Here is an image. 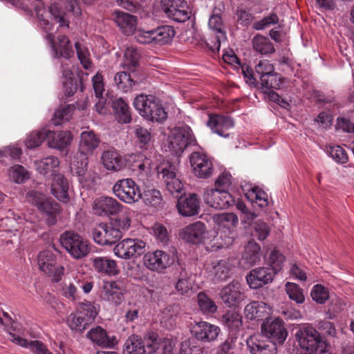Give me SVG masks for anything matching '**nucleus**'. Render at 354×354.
Masks as SVG:
<instances>
[{
    "label": "nucleus",
    "instance_id": "nucleus-1",
    "mask_svg": "<svg viewBox=\"0 0 354 354\" xmlns=\"http://www.w3.org/2000/svg\"><path fill=\"white\" fill-rule=\"evenodd\" d=\"M86 4H91L94 0H82ZM35 12L40 21V26L46 32L52 30L48 17L50 16L60 27H69L71 20L81 16L82 9L77 0H54L48 11L44 8L36 7Z\"/></svg>",
    "mask_w": 354,
    "mask_h": 354
},
{
    "label": "nucleus",
    "instance_id": "nucleus-2",
    "mask_svg": "<svg viewBox=\"0 0 354 354\" xmlns=\"http://www.w3.org/2000/svg\"><path fill=\"white\" fill-rule=\"evenodd\" d=\"M212 218L216 232L212 250L228 248L234 241L235 229L239 221L238 216L232 212H223L215 214Z\"/></svg>",
    "mask_w": 354,
    "mask_h": 354
},
{
    "label": "nucleus",
    "instance_id": "nucleus-3",
    "mask_svg": "<svg viewBox=\"0 0 354 354\" xmlns=\"http://www.w3.org/2000/svg\"><path fill=\"white\" fill-rule=\"evenodd\" d=\"M100 138L91 130L84 131L80 134L78 152L71 162V169L79 176H82L87 170L88 156L93 154L100 146Z\"/></svg>",
    "mask_w": 354,
    "mask_h": 354
},
{
    "label": "nucleus",
    "instance_id": "nucleus-4",
    "mask_svg": "<svg viewBox=\"0 0 354 354\" xmlns=\"http://www.w3.org/2000/svg\"><path fill=\"white\" fill-rule=\"evenodd\" d=\"M295 337L299 348L306 354H324L328 351V344L322 337L319 332L311 326L300 327Z\"/></svg>",
    "mask_w": 354,
    "mask_h": 354
},
{
    "label": "nucleus",
    "instance_id": "nucleus-5",
    "mask_svg": "<svg viewBox=\"0 0 354 354\" xmlns=\"http://www.w3.org/2000/svg\"><path fill=\"white\" fill-rule=\"evenodd\" d=\"M133 106L147 120L162 123L167 118V113L161 102L153 95H138L134 99Z\"/></svg>",
    "mask_w": 354,
    "mask_h": 354
},
{
    "label": "nucleus",
    "instance_id": "nucleus-6",
    "mask_svg": "<svg viewBox=\"0 0 354 354\" xmlns=\"http://www.w3.org/2000/svg\"><path fill=\"white\" fill-rule=\"evenodd\" d=\"M195 144L196 138L192 130L189 126L183 125L174 127L170 131L162 148L165 151L180 155L187 146Z\"/></svg>",
    "mask_w": 354,
    "mask_h": 354
},
{
    "label": "nucleus",
    "instance_id": "nucleus-7",
    "mask_svg": "<svg viewBox=\"0 0 354 354\" xmlns=\"http://www.w3.org/2000/svg\"><path fill=\"white\" fill-rule=\"evenodd\" d=\"M98 314L97 308L91 302L80 303L75 312L71 313L66 322L72 330L82 333Z\"/></svg>",
    "mask_w": 354,
    "mask_h": 354
},
{
    "label": "nucleus",
    "instance_id": "nucleus-8",
    "mask_svg": "<svg viewBox=\"0 0 354 354\" xmlns=\"http://www.w3.org/2000/svg\"><path fill=\"white\" fill-rule=\"evenodd\" d=\"M60 243L70 256L76 260L85 258L91 251L88 241L75 232L63 233L60 236Z\"/></svg>",
    "mask_w": 354,
    "mask_h": 354
},
{
    "label": "nucleus",
    "instance_id": "nucleus-9",
    "mask_svg": "<svg viewBox=\"0 0 354 354\" xmlns=\"http://www.w3.org/2000/svg\"><path fill=\"white\" fill-rule=\"evenodd\" d=\"M261 333L277 346L284 344L288 334L285 322L279 317L266 319L261 324Z\"/></svg>",
    "mask_w": 354,
    "mask_h": 354
},
{
    "label": "nucleus",
    "instance_id": "nucleus-10",
    "mask_svg": "<svg viewBox=\"0 0 354 354\" xmlns=\"http://www.w3.org/2000/svg\"><path fill=\"white\" fill-rule=\"evenodd\" d=\"M146 243L140 239L127 238L118 242L113 248V254L122 259H136L146 250Z\"/></svg>",
    "mask_w": 354,
    "mask_h": 354
},
{
    "label": "nucleus",
    "instance_id": "nucleus-11",
    "mask_svg": "<svg viewBox=\"0 0 354 354\" xmlns=\"http://www.w3.org/2000/svg\"><path fill=\"white\" fill-rule=\"evenodd\" d=\"M115 196L127 204H133L142 199V192L136 182L130 178L118 180L113 187Z\"/></svg>",
    "mask_w": 354,
    "mask_h": 354
},
{
    "label": "nucleus",
    "instance_id": "nucleus-12",
    "mask_svg": "<svg viewBox=\"0 0 354 354\" xmlns=\"http://www.w3.org/2000/svg\"><path fill=\"white\" fill-rule=\"evenodd\" d=\"M39 269L52 277L53 281H59L64 273V268L57 265V256L53 250L40 252L37 256Z\"/></svg>",
    "mask_w": 354,
    "mask_h": 354
},
{
    "label": "nucleus",
    "instance_id": "nucleus-13",
    "mask_svg": "<svg viewBox=\"0 0 354 354\" xmlns=\"http://www.w3.org/2000/svg\"><path fill=\"white\" fill-rule=\"evenodd\" d=\"M27 200L37 206L38 209L49 216L48 223L53 225L56 222V216L59 213V205L38 192L30 191L27 193Z\"/></svg>",
    "mask_w": 354,
    "mask_h": 354
},
{
    "label": "nucleus",
    "instance_id": "nucleus-14",
    "mask_svg": "<svg viewBox=\"0 0 354 354\" xmlns=\"http://www.w3.org/2000/svg\"><path fill=\"white\" fill-rule=\"evenodd\" d=\"M174 257L160 250L147 252L143 257L144 266L151 271L160 272L174 263Z\"/></svg>",
    "mask_w": 354,
    "mask_h": 354
},
{
    "label": "nucleus",
    "instance_id": "nucleus-15",
    "mask_svg": "<svg viewBox=\"0 0 354 354\" xmlns=\"http://www.w3.org/2000/svg\"><path fill=\"white\" fill-rule=\"evenodd\" d=\"M161 8L167 17L177 22H185L190 17L188 4L184 0H161Z\"/></svg>",
    "mask_w": 354,
    "mask_h": 354
},
{
    "label": "nucleus",
    "instance_id": "nucleus-16",
    "mask_svg": "<svg viewBox=\"0 0 354 354\" xmlns=\"http://www.w3.org/2000/svg\"><path fill=\"white\" fill-rule=\"evenodd\" d=\"M205 203L216 209H227L234 203V199L227 191L218 188L207 189L203 194Z\"/></svg>",
    "mask_w": 354,
    "mask_h": 354
},
{
    "label": "nucleus",
    "instance_id": "nucleus-17",
    "mask_svg": "<svg viewBox=\"0 0 354 354\" xmlns=\"http://www.w3.org/2000/svg\"><path fill=\"white\" fill-rule=\"evenodd\" d=\"M192 335L198 341L204 343L214 342L221 333L220 328L205 321H195L191 325Z\"/></svg>",
    "mask_w": 354,
    "mask_h": 354
},
{
    "label": "nucleus",
    "instance_id": "nucleus-18",
    "mask_svg": "<svg viewBox=\"0 0 354 354\" xmlns=\"http://www.w3.org/2000/svg\"><path fill=\"white\" fill-rule=\"evenodd\" d=\"M219 295L221 299L229 308L239 306L245 299L241 284L236 281H232L224 286Z\"/></svg>",
    "mask_w": 354,
    "mask_h": 354
},
{
    "label": "nucleus",
    "instance_id": "nucleus-19",
    "mask_svg": "<svg viewBox=\"0 0 354 354\" xmlns=\"http://www.w3.org/2000/svg\"><path fill=\"white\" fill-rule=\"evenodd\" d=\"M206 225L201 221H196L182 228L179 237L187 243L199 244L204 242L207 237Z\"/></svg>",
    "mask_w": 354,
    "mask_h": 354
},
{
    "label": "nucleus",
    "instance_id": "nucleus-20",
    "mask_svg": "<svg viewBox=\"0 0 354 354\" xmlns=\"http://www.w3.org/2000/svg\"><path fill=\"white\" fill-rule=\"evenodd\" d=\"M189 162L193 172L200 178H208L213 174V165L207 155L200 152H193L189 156Z\"/></svg>",
    "mask_w": 354,
    "mask_h": 354
},
{
    "label": "nucleus",
    "instance_id": "nucleus-21",
    "mask_svg": "<svg viewBox=\"0 0 354 354\" xmlns=\"http://www.w3.org/2000/svg\"><path fill=\"white\" fill-rule=\"evenodd\" d=\"M122 237L119 230L113 228L111 223H102L93 230V238L94 241L101 245L115 243Z\"/></svg>",
    "mask_w": 354,
    "mask_h": 354
},
{
    "label": "nucleus",
    "instance_id": "nucleus-22",
    "mask_svg": "<svg viewBox=\"0 0 354 354\" xmlns=\"http://www.w3.org/2000/svg\"><path fill=\"white\" fill-rule=\"evenodd\" d=\"M121 205L115 198L102 196L94 200L92 211L95 215L107 216L118 214L121 209Z\"/></svg>",
    "mask_w": 354,
    "mask_h": 354
},
{
    "label": "nucleus",
    "instance_id": "nucleus-23",
    "mask_svg": "<svg viewBox=\"0 0 354 354\" xmlns=\"http://www.w3.org/2000/svg\"><path fill=\"white\" fill-rule=\"evenodd\" d=\"M247 347L251 354H277V345L266 340L260 335H253L247 339Z\"/></svg>",
    "mask_w": 354,
    "mask_h": 354
},
{
    "label": "nucleus",
    "instance_id": "nucleus-24",
    "mask_svg": "<svg viewBox=\"0 0 354 354\" xmlns=\"http://www.w3.org/2000/svg\"><path fill=\"white\" fill-rule=\"evenodd\" d=\"M274 276L270 272V268L259 267L252 269L246 276V281L252 289H258L271 283Z\"/></svg>",
    "mask_w": 354,
    "mask_h": 354
},
{
    "label": "nucleus",
    "instance_id": "nucleus-25",
    "mask_svg": "<svg viewBox=\"0 0 354 354\" xmlns=\"http://www.w3.org/2000/svg\"><path fill=\"white\" fill-rule=\"evenodd\" d=\"M45 37L49 41L55 57H63L68 59L73 55L74 52L67 37L59 36L57 42L54 41L50 33H48Z\"/></svg>",
    "mask_w": 354,
    "mask_h": 354
},
{
    "label": "nucleus",
    "instance_id": "nucleus-26",
    "mask_svg": "<svg viewBox=\"0 0 354 354\" xmlns=\"http://www.w3.org/2000/svg\"><path fill=\"white\" fill-rule=\"evenodd\" d=\"M241 187L244 195L253 206L264 208L268 205V196L261 188L248 183L241 184Z\"/></svg>",
    "mask_w": 354,
    "mask_h": 354
},
{
    "label": "nucleus",
    "instance_id": "nucleus-27",
    "mask_svg": "<svg viewBox=\"0 0 354 354\" xmlns=\"http://www.w3.org/2000/svg\"><path fill=\"white\" fill-rule=\"evenodd\" d=\"M91 261L93 270L101 275L115 276L120 272L116 261L107 257H95Z\"/></svg>",
    "mask_w": 354,
    "mask_h": 354
},
{
    "label": "nucleus",
    "instance_id": "nucleus-28",
    "mask_svg": "<svg viewBox=\"0 0 354 354\" xmlns=\"http://www.w3.org/2000/svg\"><path fill=\"white\" fill-rule=\"evenodd\" d=\"M207 124L213 133L227 138L229 134L225 131L234 127V122L230 117L216 114L209 115Z\"/></svg>",
    "mask_w": 354,
    "mask_h": 354
},
{
    "label": "nucleus",
    "instance_id": "nucleus-29",
    "mask_svg": "<svg viewBox=\"0 0 354 354\" xmlns=\"http://www.w3.org/2000/svg\"><path fill=\"white\" fill-rule=\"evenodd\" d=\"M46 137L48 146L59 150H63L70 145L73 138L69 131H46Z\"/></svg>",
    "mask_w": 354,
    "mask_h": 354
},
{
    "label": "nucleus",
    "instance_id": "nucleus-30",
    "mask_svg": "<svg viewBox=\"0 0 354 354\" xmlns=\"http://www.w3.org/2000/svg\"><path fill=\"white\" fill-rule=\"evenodd\" d=\"M245 317L250 320H260L272 314V308L263 301H252L244 308Z\"/></svg>",
    "mask_w": 354,
    "mask_h": 354
},
{
    "label": "nucleus",
    "instance_id": "nucleus-31",
    "mask_svg": "<svg viewBox=\"0 0 354 354\" xmlns=\"http://www.w3.org/2000/svg\"><path fill=\"white\" fill-rule=\"evenodd\" d=\"M9 339L13 343L29 349L34 354H53L47 346L41 341H28L21 336L12 333H8Z\"/></svg>",
    "mask_w": 354,
    "mask_h": 354
},
{
    "label": "nucleus",
    "instance_id": "nucleus-32",
    "mask_svg": "<svg viewBox=\"0 0 354 354\" xmlns=\"http://www.w3.org/2000/svg\"><path fill=\"white\" fill-rule=\"evenodd\" d=\"M113 16L114 21L124 34L129 35L134 33L137 27L136 17L118 10L114 12Z\"/></svg>",
    "mask_w": 354,
    "mask_h": 354
},
{
    "label": "nucleus",
    "instance_id": "nucleus-33",
    "mask_svg": "<svg viewBox=\"0 0 354 354\" xmlns=\"http://www.w3.org/2000/svg\"><path fill=\"white\" fill-rule=\"evenodd\" d=\"M69 185L67 179L61 174L53 175L51 183V194L59 201L66 203L68 201Z\"/></svg>",
    "mask_w": 354,
    "mask_h": 354
},
{
    "label": "nucleus",
    "instance_id": "nucleus-34",
    "mask_svg": "<svg viewBox=\"0 0 354 354\" xmlns=\"http://www.w3.org/2000/svg\"><path fill=\"white\" fill-rule=\"evenodd\" d=\"M178 212L183 216H192L198 214L200 209L199 201L196 194L181 197L178 201Z\"/></svg>",
    "mask_w": 354,
    "mask_h": 354
},
{
    "label": "nucleus",
    "instance_id": "nucleus-35",
    "mask_svg": "<svg viewBox=\"0 0 354 354\" xmlns=\"http://www.w3.org/2000/svg\"><path fill=\"white\" fill-rule=\"evenodd\" d=\"M100 297L103 300L119 305L123 300L122 290L115 281H104Z\"/></svg>",
    "mask_w": 354,
    "mask_h": 354
},
{
    "label": "nucleus",
    "instance_id": "nucleus-36",
    "mask_svg": "<svg viewBox=\"0 0 354 354\" xmlns=\"http://www.w3.org/2000/svg\"><path fill=\"white\" fill-rule=\"evenodd\" d=\"M101 162L104 167L110 171H119L124 167V163L121 155L113 149L102 152Z\"/></svg>",
    "mask_w": 354,
    "mask_h": 354
},
{
    "label": "nucleus",
    "instance_id": "nucleus-37",
    "mask_svg": "<svg viewBox=\"0 0 354 354\" xmlns=\"http://www.w3.org/2000/svg\"><path fill=\"white\" fill-rule=\"evenodd\" d=\"M118 213L117 217L111 220L110 223L113 228L119 230V232L122 235L131 226L133 212L129 208L121 205V209Z\"/></svg>",
    "mask_w": 354,
    "mask_h": 354
},
{
    "label": "nucleus",
    "instance_id": "nucleus-38",
    "mask_svg": "<svg viewBox=\"0 0 354 354\" xmlns=\"http://www.w3.org/2000/svg\"><path fill=\"white\" fill-rule=\"evenodd\" d=\"M86 336L93 343L99 346L111 347L116 344L115 337H109L106 330L100 326L92 328L88 332Z\"/></svg>",
    "mask_w": 354,
    "mask_h": 354
},
{
    "label": "nucleus",
    "instance_id": "nucleus-39",
    "mask_svg": "<svg viewBox=\"0 0 354 354\" xmlns=\"http://www.w3.org/2000/svg\"><path fill=\"white\" fill-rule=\"evenodd\" d=\"M112 108L115 120L121 124H128L131 121V115L128 104L122 98L113 101Z\"/></svg>",
    "mask_w": 354,
    "mask_h": 354
},
{
    "label": "nucleus",
    "instance_id": "nucleus-40",
    "mask_svg": "<svg viewBox=\"0 0 354 354\" xmlns=\"http://www.w3.org/2000/svg\"><path fill=\"white\" fill-rule=\"evenodd\" d=\"M261 247L254 241H250L245 247L242 260L245 266L250 267L261 260Z\"/></svg>",
    "mask_w": 354,
    "mask_h": 354
},
{
    "label": "nucleus",
    "instance_id": "nucleus-41",
    "mask_svg": "<svg viewBox=\"0 0 354 354\" xmlns=\"http://www.w3.org/2000/svg\"><path fill=\"white\" fill-rule=\"evenodd\" d=\"M221 322L231 333L238 332L243 326L242 316L234 310H227L221 317Z\"/></svg>",
    "mask_w": 354,
    "mask_h": 354
},
{
    "label": "nucleus",
    "instance_id": "nucleus-42",
    "mask_svg": "<svg viewBox=\"0 0 354 354\" xmlns=\"http://www.w3.org/2000/svg\"><path fill=\"white\" fill-rule=\"evenodd\" d=\"M140 53L133 46L127 47L124 53L122 67L129 71L134 72L139 67Z\"/></svg>",
    "mask_w": 354,
    "mask_h": 354
},
{
    "label": "nucleus",
    "instance_id": "nucleus-43",
    "mask_svg": "<svg viewBox=\"0 0 354 354\" xmlns=\"http://www.w3.org/2000/svg\"><path fill=\"white\" fill-rule=\"evenodd\" d=\"M34 165L36 170L41 175L51 174L53 176L56 169L59 165V160L57 157L48 156L39 160H35Z\"/></svg>",
    "mask_w": 354,
    "mask_h": 354
},
{
    "label": "nucleus",
    "instance_id": "nucleus-44",
    "mask_svg": "<svg viewBox=\"0 0 354 354\" xmlns=\"http://www.w3.org/2000/svg\"><path fill=\"white\" fill-rule=\"evenodd\" d=\"M206 270L209 277L218 280H224L228 277L230 269L225 261H216L206 266Z\"/></svg>",
    "mask_w": 354,
    "mask_h": 354
},
{
    "label": "nucleus",
    "instance_id": "nucleus-45",
    "mask_svg": "<svg viewBox=\"0 0 354 354\" xmlns=\"http://www.w3.org/2000/svg\"><path fill=\"white\" fill-rule=\"evenodd\" d=\"M175 35L170 26H162L153 29L154 46H163L169 43Z\"/></svg>",
    "mask_w": 354,
    "mask_h": 354
},
{
    "label": "nucleus",
    "instance_id": "nucleus-46",
    "mask_svg": "<svg viewBox=\"0 0 354 354\" xmlns=\"http://www.w3.org/2000/svg\"><path fill=\"white\" fill-rule=\"evenodd\" d=\"M209 27L216 34V44L215 47L218 49L221 43L226 39L225 32L223 30V22L219 15H212L209 19Z\"/></svg>",
    "mask_w": 354,
    "mask_h": 354
},
{
    "label": "nucleus",
    "instance_id": "nucleus-47",
    "mask_svg": "<svg viewBox=\"0 0 354 354\" xmlns=\"http://www.w3.org/2000/svg\"><path fill=\"white\" fill-rule=\"evenodd\" d=\"M145 352V346L138 335H131L126 340L124 354H144Z\"/></svg>",
    "mask_w": 354,
    "mask_h": 354
},
{
    "label": "nucleus",
    "instance_id": "nucleus-48",
    "mask_svg": "<svg viewBox=\"0 0 354 354\" xmlns=\"http://www.w3.org/2000/svg\"><path fill=\"white\" fill-rule=\"evenodd\" d=\"M285 262V257L277 250L271 251L267 260V263L270 272L275 276L283 269Z\"/></svg>",
    "mask_w": 354,
    "mask_h": 354
},
{
    "label": "nucleus",
    "instance_id": "nucleus-49",
    "mask_svg": "<svg viewBox=\"0 0 354 354\" xmlns=\"http://www.w3.org/2000/svg\"><path fill=\"white\" fill-rule=\"evenodd\" d=\"M75 111V106L73 104L64 105L56 110L54 113L53 122L55 126L61 125L68 122L72 118Z\"/></svg>",
    "mask_w": 354,
    "mask_h": 354
},
{
    "label": "nucleus",
    "instance_id": "nucleus-50",
    "mask_svg": "<svg viewBox=\"0 0 354 354\" xmlns=\"http://www.w3.org/2000/svg\"><path fill=\"white\" fill-rule=\"evenodd\" d=\"M252 47L254 50L262 55L272 53L274 51V48L270 40L268 37L259 35L253 38Z\"/></svg>",
    "mask_w": 354,
    "mask_h": 354
},
{
    "label": "nucleus",
    "instance_id": "nucleus-51",
    "mask_svg": "<svg viewBox=\"0 0 354 354\" xmlns=\"http://www.w3.org/2000/svg\"><path fill=\"white\" fill-rule=\"evenodd\" d=\"M138 161L133 164V170L138 169V178L140 180L144 181L151 170V160L142 154L137 155Z\"/></svg>",
    "mask_w": 354,
    "mask_h": 354
},
{
    "label": "nucleus",
    "instance_id": "nucleus-52",
    "mask_svg": "<svg viewBox=\"0 0 354 354\" xmlns=\"http://www.w3.org/2000/svg\"><path fill=\"white\" fill-rule=\"evenodd\" d=\"M197 298L199 308L203 314L212 315L217 311L218 307L215 302L205 293H198Z\"/></svg>",
    "mask_w": 354,
    "mask_h": 354
},
{
    "label": "nucleus",
    "instance_id": "nucleus-53",
    "mask_svg": "<svg viewBox=\"0 0 354 354\" xmlns=\"http://www.w3.org/2000/svg\"><path fill=\"white\" fill-rule=\"evenodd\" d=\"M142 198L145 205L154 207H160L162 203V194L156 189L145 190L143 194H142Z\"/></svg>",
    "mask_w": 354,
    "mask_h": 354
},
{
    "label": "nucleus",
    "instance_id": "nucleus-54",
    "mask_svg": "<svg viewBox=\"0 0 354 354\" xmlns=\"http://www.w3.org/2000/svg\"><path fill=\"white\" fill-rule=\"evenodd\" d=\"M286 292L290 299L298 304H303L305 301V296L303 290L296 283L287 282L285 286Z\"/></svg>",
    "mask_w": 354,
    "mask_h": 354
},
{
    "label": "nucleus",
    "instance_id": "nucleus-55",
    "mask_svg": "<svg viewBox=\"0 0 354 354\" xmlns=\"http://www.w3.org/2000/svg\"><path fill=\"white\" fill-rule=\"evenodd\" d=\"M62 75L65 94L68 96L73 95L77 90V84L74 79L73 73L71 71L64 68L62 70Z\"/></svg>",
    "mask_w": 354,
    "mask_h": 354
},
{
    "label": "nucleus",
    "instance_id": "nucleus-56",
    "mask_svg": "<svg viewBox=\"0 0 354 354\" xmlns=\"http://www.w3.org/2000/svg\"><path fill=\"white\" fill-rule=\"evenodd\" d=\"M10 179L15 183H22L29 178V174L25 168L21 165H16L11 167L8 170Z\"/></svg>",
    "mask_w": 354,
    "mask_h": 354
},
{
    "label": "nucleus",
    "instance_id": "nucleus-57",
    "mask_svg": "<svg viewBox=\"0 0 354 354\" xmlns=\"http://www.w3.org/2000/svg\"><path fill=\"white\" fill-rule=\"evenodd\" d=\"M75 46L77 57L81 64L85 69H90L91 68L92 63L91 61V55L88 48L78 42L75 43Z\"/></svg>",
    "mask_w": 354,
    "mask_h": 354
},
{
    "label": "nucleus",
    "instance_id": "nucleus-58",
    "mask_svg": "<svg viewBox=\"0 0 354 354\" xmlns=\"http://www.w3.org/2000/svg\"><path fill=\"white\" fill-rule=\"evenodd\" d=\"M180 313L178 306H168L162 312L161 322L166 325L172 326Z\"/></svg>",
    "mask_w": 354,
    "mask_h": 354
},
{
    "label": "nucleus",
    "instance_id": "nucleus-59",
    "mask_svg": "<svg viewBox=\"0 0 354 354\" xmlns=\"http://www.w3.org/2000/svg\"><path fill=\"white\" fill-rule=\"evenodd\" d=\"M46 131L43 129L38 131H32L26 138L25 144L27 148L32 149L39 147L44 142Z\"/></svg>",
    "mask_w": 354,
    "mask_h": 354
},
{
    "label": "nucleus",
    "instance_id": "nucleus-60",
    "mask_svg": "<svg viewBox=\"0 0 354 354\" xmlns=\"http://www.w3.org/2000/svg\"><path fill=\"white\" fill-rule=\"evenodd\" d=\"M158 172L165 183L176 177V168L174 164L169 162L162 163L158 167Z\"/></svg>",
    "mask_w": 354,
    "mask_h": 354
},
{
    "label": "nucleus",
    "instance_id": "nucleus-61",
    "mask_svg": "<svg viewBox=\"0 0 354 354\" xmlns=\"http://www.w3.org/2000/svg\"><path fill=\"white\" fill-rule=\"evenodd\" d=\"M327 152L339 164H345L348 161V157L346 151L339 145L330 146L327 149Z\"/></svg>",
    "mask_w": 354,
    "mask_h": 354
},
{
    "label": "nucleus",
    "instance_id": "nucleus-62",
    "mask_svg": "<svg viewBox=\"0 0 354 354\" xmlns=\"http://www.w3.org/2000/svg\"><path fill=\"white\" fill-rule=\"evenodd\" d=\"M162 339H160L158 335L153 333H149L145 337V342L143 345L146 352L150 354L154 353L158 349L160 348Z\"/></svg>",
    "mask_w": 354,
    "mask_h": 354
},
{
    "label": "nucleus",
    "instance_id": "nucleus-63",
    "mask_svg": "<svg viewBox=\"0 0 354 354\" xmlns=\"http://www.w3.org/2000/svg\"><path fill=\"white\" fill-rule=\"evenodd\" d=\"M283 80H284L281 78L280 75L273 72L268 75L266 79H263L262 81H261V82L262 86L267 89H279L281 87Z\"/></svg>",
    "mask_w": 354,
    "mask_h": 354
},
{
    "label": "nucleus",
    "instance_id": "nucleus-64",
    "mask_svg": "<svg viewBox=\"0 0 354 354\" xmlns=\"http://www.w3.org/2000/svg\"><path fill=\"white\" fill-rule=\"evenodd\" d=\"M114 80L118 88L125 92L131 88L133 85V80L130 75L126 72L118 73Z\"/></svg>",
    "mask_w": 354,
    "mask_h": 354
}]
</instances>
